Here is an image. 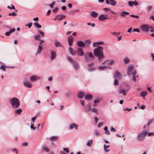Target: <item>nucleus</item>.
<instances>
[{"label": "nucleus", "mask_w": 154, "mask_h": 154, "mask_svg": "<svg viewBox=\"0 0 154 154\" xmlns=\"http://www.w3.org/2000/svg\"><path fill=\"white\" fill-rule=\"evenodd\" d=\"M94 54L95 56L98 57L99 60H101L104 58V56L103 52V48L99 46L95 49L94 51Z\"/></svg>", "instance_id": "nucleus-1"}, {"label": "nucleus", "mask_w": 154, "mask_h": 154, "mask_svg": "<svg viewBox=\"0 0 154 154\" xmlns=\"http://www.w3.org/2000/svg\"><path fill=\"white\" fill-rule=\"evenodd\" d=\"M115 60H110L105 61L103 64H105L106 66H100L98 67V69L100 70H104L106 68L107 66L109 65H112L114 64Z\"/></svg>", "instance_id": "nucleus-2"}, {"label": "nucleus", "mask_w": 154, "mask_h": 154, "mask_svg": "<svg viewBox=\"0 0 154 154\" xmlns=\"http://www.w3.org/2000/svg\"><path fill=\"white\" fill-rule=\"evenodd\" d=\"M10 102L12 106L14 108H18L20 105L19 101L17 98L16 97H14L10 99Z\"/></svg>", "instance_id": "nucleus-3"}, {"label": "nucleus", "mask_w": 154, "mask_h": 154, "mask_svg": "<svg viewBox=\"0 0 154 154\" xmlns=\"http://www.w3.org/2000/svg\"><path fill=\"white\" fill-rule=\"evenodd\" d=\"M147 134V131H143L142 133L139 134L137 137L139 140H143L145 138Z\"/></svg>", "instance_id": "nucleus-4"}, {"label": "nucleus", "mask_w": 154, "mask_h": 154, "mask_svg": "<svg viewBox=\"0 0 154 154\" xmlns=\"http://www.w3.org/2000/svg\"><path fill=\"white\" fill-rule=\"evenodd\" d=\"M85 58L87 60L91 61L94 59V57L91 52L87 53L85 54Z\"/></svg>", "instance_id": "nucleus-5"}, {"label": "nucleus", "mask_w": 154, "mask_h": 154, "mask_svg": "<svg viewBox=\"0 0 154 154\" xmlns=\"http://www.w3.org/2000/svg\"><path fill=\"white\" fill-rule=\"evenodd\" d=\"M98 18L99 20L100 21H103L105 20L108 19L109 17L107 15L101 14L99 16Z\"/></svg>", "instance_id": "nucleus-6"}, {"label": "nucleus", "mask_w": 154, "mask_h": 154, "mask_svg": "<svg viewBox=\"0 0 154 154\" xmlns=\"http://www.w3.org/2000/svg\"><path fill=\"white\" fill-rule=\"evenodd\" d=\"M134 67L132 65L129 66L128 67L127 70V74L128 75H132V73L134 70Z\"/></svg>", "instance_id": "nucleus-7"}, {"label": "nucleus", "mask_w": 154, "mask_h": 154, "mask_svg": "<svg viewBox=\"0 0 154 154\" xmlns=\"http://www.w3.org/2000/svg\"><path fill=\"white\" fill-rule=\"evenodd\" d=\"M67 59L68 60L73 64L74 68L75 69H77L79 68V66L78 64L75 63V62L71 58L69 57H68Z\"/></svg>", "instance_id": "nucleus-8"}, {"label": "nucleus", "mask_w": 154, "mask_h": 154, "mask_svg": "<svg viewBox=\"0 0 154 154\" xmlns=\"http://www.w3.org/2000/svg\"><path fill=\"white\" fill-rule=\"evenodd\" d=\"M140 28L143 31L147 32L149 30V26L147 25L143 24L140 26Z\"/></svg>", "instance_id": "nucleus-9"}, {"label": "nucleus", "mask_w": 154, "mask_h": 154, "mask_svg": "<svg viewBox=\"0 0 154 154\" xmlns=\"http://www.w3.org/2000/svg\"><path fill=\"white\" fill-rule=\"evenodd\" d=\"M114 77L116 79H120L121 78L122 75L119 72L116 71H115Z\"/></svg>", "instance_id": "nucleus-10"}, {"label": "nucleus", "mask_w": 154, "mask_h": 154, "mask_svg": "<svg viewBox=\"0 0 154 154\" xmlns=\"http://www.w3.org/2000/svg\"><path fill=\"white\" fill-rule=\"evenodd\" d=\"M67 40L69 45L71 46L72 45L74 38L71 35H70L67 38Z\"/></svg>", "instance_id": "nucleus-11"}, {"label": "nucleus", "mask_w": 154, "mask_h": 154, "mask_svg": "<svg viewBox=\"0 0 154 154\" xmlns=\"http://www.w3.org/2000/svg\"><path fill=\"white\" fill-rule=\"evenodd\" d=\"M77 53L78 55L82 56L84 54V52L82 49L79 48L77 50Z\"/></svg>", "instance_id": "nucleus-12"}, {"label": "nucleus", "mask_w": 154, "mask_h": 154, "mask_svg": "<svg viewBox=\"0 0 154 154\" xmlns=\"http://www.w3.org/2000/svg\"><path fill=\"white\" fill-rule=\"evenodd\" d=\"M137 72L136 71H133L132 75H133L132 79L134 82H136V78L138 77V76L137 75Z\"/></svg>", "instance_id": "nucleus-13"}, {"label": "nucleus", "mask_w": 154, "mask_h": 154, "mask_svg": "<svg viewBox=\"0 0 154 154\" xmlns=\"http://www.w3.org/2000/svg\"><path fill=\"white\" fill-rule=\"evenodd\" d=\"M65 17V16L64 15H57L54 18V20H61L64 18Z\"/></svg>", "instance_id": "nucleus-14"}, {"label": "nucleus", "mask_w": 154, "mask_h": 154, "mask_svg": "<svg viewBox=\"0 0 154 154\" xmlns=\"http://www.w3.org/2000/svg\"><path fill=\"white\" fill-rule=\"evenodd\" d=\"M77 45L78 46L81 47H84L85 45V43L82 41H79L77 43Z\"/></svg>", "instance_id": "nucleus-15"}, {"label": "nucleus", "mask_w": 154, "mask_h": 154, "mask_svg": "<svg viewBox=\"0 0 154 154\" xmlns=\"http://www.w3.org/2000/svg\"><path fill=\"white\" fill-rule=\"evenodd\" d=\"M24 86L25 87H27L28 88H31L32 87V85L31 83L29 82L24 81L23 82Z\"/></svg>", "instance_id": "nucleus-16"}, {"label": "nucleus", "mask_w": 154, "mask_h": 154, "mask_svg": "<svg viewBox=\"0 0 154 154\" xmlns=\"http://www.w3.org/2000/svg\"><path fill=\"white\" fill-rule=\"evenodd\" d=\"M147 92L146 91H142L140 93V96L142 97L143 99H144L145 97L147 95Z\"/></svg>", "instance_id": "nucleus-17"}, {"label": "nucleus", "mask_w": 154, "mask_h": 154, "mask_svg": "<svg viewBox=\"0 0 154 154\" xmlns=\"http://www.w3.org/2000/svg\"><path fill=\"white\" fill-rule=\"evenodd\" d=\"M93 96L92 95L90 94H86L85 96V99L87 100H91L93 98Z\"/></svg>", "instance_id": "nucleus-18"}, {"label": "nucleus", "mask_w": 154, "mask_h": 154, "mask_svg": "<svg viewBox=\"0 0 154 154\" xmlns=\"http://www.w3.org/2000/svg\"><path fill=\"white\" fill-rule=\"evenodd\" d=\"M69 51L70 53L73 55H75V51L72 49L70 47L69 48Z\"/></svg>", "instance_id": "nucleus-19"}, {"label": "nucleus", "mask_w": 154, "mask_h": 154, "mask_svg": "<svg viewBox=\"0 0 154 154\" xmlns=\"http://www.w3.org/2000/svg\"><path fill=\"white\" fill-rule=\"evenodd\" d=\"M130 14L128 12L122 11L121 12L120 15L122 17H124L125 16L128 15Z\"/></svg>", "instance_id": "nucleus-20"}, {"label": "nucleus", "mask_w": 154, "mask_h": 154, "mask_svg": "<svg viewBox=\"0 0 154 154\" xmlns=\"http://www.w3.org/2000/svg\"><path fill=\"white\" fill-rule=\"evenodd\" d=\"M39 79V78L38 77L35 76H31L30 78V80L31 81H35L36 80H37Z\"/></svg>", "instance_id": "nucleus-21"}, {"label": "nucleus", "mask_w": 154, "mask_h": 154, "mask_svg": "<svg viewBox=\"0 0 154 154\" xmlns=\"http://www.w3.org/2000/svg\"><path fill=\"white\" fill-rule=\"evenodd\" d=\"M119 94H122L124 95H126V91L125 89H120L119 90Z\"/></svg>", "instance_id": "nucleus-22"}, {"label": "nucleus", "mask_w": 154, "mask_h": 154, "mask_svg": "<svg viewBox=\"0 0 154 154\" xmlns=\"http://www.w3.org/2000/svg\"><path fill=\"white\" fill-rule=\"evenodd\" d=\"M78 126L74 124H72L69 127V128L70 129H72L74 128H75L76 130L78 129Z\"/></svg>", "instance_id": "nucleus-23"}, {"label": "nucleus", "mask_w": 154, "mask_h": 154, "mask_svg": "<svg viewBox=\"0 0 154 154\" xmlns=\"http://www.w3.org/2000/svg\"><path fill=\"white\" fill-rule=\"evenodd\" d=\"M51 60H53L56 57V54L55 52L54 51H51Z\"/></svg>", "instance_id": "nucleus-24"}, {"label": "nucleus", "mask_w": 154, "mask_h": 154, "mask_svg": "<svg viewBox=\"0 0 154 154\" xmlns=\"http://www.w3.org/2000/svg\"><path fill=\"white\" fill-rule=\"evenodd\" d=\"M104 42H94L93 43V46L95 47L97 46L98 45H103V44Z\"/></svg>", "instance_id": "nucleus-25"}, {"label": "nucleus", "mask_w": 154, "mask_h": 154, "mask_svg": "<svg viewBox=\"0 0 154 154\" xmlns=\"http://www.w3.org/2000/svg\"><path fill=\"white\" fill-rule=\"evenodd\" d=\"M98 15V13L94 11H93L91 13V16L94 17H96Z\"/></svg>", "instance_id": "nucleus-26"}, {"label": "nucleus", "mask_w": 154, "mask_h": 154, "mask_svg": "<svg viewBox=\"0 0 154 154\" xmlns=\"http://www.w3.org/2000/svg\"><path fill=\"white\" fill-rule=\"evenodd\" d=\"M84 95V93L82 92H79L78 94V97L79 98H82Z\"/></svg>", "instance_id": "nucleus-27"}, {"label": "nucleus", "mask_w": 154, "mask_h": 154, "mask_svg": "<svg viewBox=\"0 0 154 154\" xmlns=\"http://www.w3.org/2000/svg\"><path fill=\"white\" fill-rule=\"evenodd\" d=\"M110 4L112 6H115L116 5V2L115 0H109Z\"/></svg>", "instance_id": "nucleus-28"}, {"label": "nucleus", "mask_w": 154, "mask_h": 154, "mask_svg": "<svg viewBox=\"0 0 154 154\" xmlns=\"http://www.w3.org/2000/svg\"><path fill=\"white\" fill-rule=\"evenodd\" d=\"M42 49V48L41 45H39L38 48L37 52L36 54H40Z\"/></svg>", "instance_id": "nucleus-29"}, {"label": "nucleus", "mask_w": 154, "mask_h": 154, "mask_svg": "<svg viewBox=\"0 0 154 154\" xmlns=\"http://www.w3.org/2000/svg\"><path fill=\"white\" fill-rule=\"evenodd\" d=\"M93 143V140H91L87 143V145L88 146H91Z\"/></svg>", "instance_id": "nucleus-30"}, {"label": "nucleus", "mask_w": 154, "mask_h": 154, "mask_svg": "<svg viewBox=\"0 0 154 154\" xmlns=\"http://www.w3.org/2000/svg\"><path fill=\"white\" fill-rule=\"evenodd\" d=\"M58 139V137L56 136H53L51 137L50 139L51 141H53L57 140Z\"/></svg>", "instance_id": "nucleus-31"}, {"label": "nucleus", "mask_w": 154, "mask_h": 154, "mask_svg": "<svg viewBox=\"0 0 154 154\" xmlns=\"http://www.w3.org/2000/svg\"><path fill=\"white\" fill-rule=\"evenodd\" d=\"M109 147V145H104V150L106 152L109 151L110 150L109 149H107V148Z\"/></svg>", "instance_id": "nucleus-32"}, {"label": "nucleus", "mask_w": 154, "mask_h": 154, "mask_svg": "<svg viewBox=\"0 0 154 154\" xmlns=\"http://www.w3.org/2000/svg\"><path fill=\"white\" fill-rule=\"evenodd\" d=\"M104 130H105V132L106 134L109 135L110 134L109 131L108 130V128L106 126L104 128Z\"/></svg>", "instance_id": "nucleus-33"}, {"label": "nucleus", "mask_w": 154, "mask_h": 154, "mask_svg": "<svg viewBox=\"0 0 154 154\" xmlns=\"http://www.w3.org/2000/svg\"><path fill=\"white\" fill-rule=\"evenodd\" d=\"M6 66L5 65H2L0 67V69L2 70L4 72L5 71Z\"/></svg>", "instance_id": "nucleus-34"}, {"label": "nucleus", "mask_w": 154, "mask_h": 154, "mask_svg": "<svg viewBox=\"0 0 154 154\" xmlns=\"http://www.w3.org/2000/svg\"><path fill=\"white\" fill-rule=\"evenodd\" d=\"M34 24L35 27H37L39 28L41 27V26L39 25L37 23H34Z\"/></svg>", "instance_id": "nucleus-35"}, {"label": "nucleus", "mask_w": 154, "mask_h": 154, "mask_svg": "<svg viewBox=\"0 0 154 154\" xmlns=\"http://www.w3.org/2000/svg\"><path fill=\"white\" fill-rule=\"evenodd\" d=\"M22 111V110L21 109H18L15 111V113L18 114H20L21 112Z\"/></svg>", "instance_id": "nucleus-36"}, {"label": "nucleus", "mask_w": 154, "mask_h": 154, "mask_svg": "<svg viewBox=\"0 0 154 154\" xmlns=\"http://www.w3.org/2000/svg\"><path fill=\"white\" fill-rule=\"evenodd\" d=\"M129 60L128 58H125L124 60V62L125 63H127L129 62Z\"/></svg>", "instance_id": "nucleus-37"}, {"label": "nucleus", "mask_w": 154, "mask_h": 154, "mask_svg": "<svg viewBox=\"0 0 154 154\" xmlns=\"http://www.w3.org/2000/svg\"><path fill=\"white\" fill-rule=\"evenodd\" d=\"M112 33L113 35L116 36H118L120 34V32H112Z\"/></svg>", "instance_id": "nucleus-38"}, {"label": "nucleus", "mask_w": 154, "mask_h": 154, "mask_svg": "<svg viewBox=\"0 0 154 154\" xmlns=\"http://www.w3.org/2000/svg\"><path fill=\"white\" fill-rule=\"evenodd\" d=\"M7 8L10 9H14L15 8V7L12 5H11V7L10 6H8Z\"/></svg>", "instance_id": "nucleus-39"}, {"label": "nucleus", "mask_w": 154, "mask_h": 154, "mask_svg": "<svg viewBox=\"0 0 154 154\" xmlns=\"http://www.w3.org/2000/svg\"><path fill=\"white\" fill-rule=\"evenodd\" d=\"M119 82L118 80H117V79H116L115 80L114 82V85H116L118 84Z\"/></svg>", "instance_id": "nucleus-40"}, {"label": "nucleus", "mask_w": 154, "mask_h": 154, "mask_svg": "<svg viewBox=\"0 0 154 154\" xmlns=\"http://www.w3.org/2000/svg\"><path fill=\"white\" fill-rule=\"evenodd\" d=\"M100 100L99 99H97L95 100L94 101V104L100 102Z\"/></svg>", "instance_id": "nucleus-41"}, {"label": "nucleus", "mask_w": 154, "mask_h": 154, "mask_svg": "<svg viewBox=\"0 0 154 154\" xmlns=\"http://www.w3.org/2000/svg\"><path fill=\"white\" fill-rule=\"evenodd\" d=\"M63 150L67 153L69 152V149L68 148H63Z\"/></svg>", "instance_id": "nucleus-42"}, {"label": "nucleus", "mask_w": 154, "mask_h": 154, "mask_svg": "<svg viewBox=\"0 0 154 154\" xmlns=\"http://www.w3.org/2000/svg\"><path fill=\"white\" fill-rule=\"evenodd\" d=\"M55 45L56 47H58L60 45V44L59 42H55Z\"/></svg>", "instance_id": "nucleus-43"}, {"label": "nucleus", "mask_w": 154, "mask_h": 154, "mask_svg": "<svg viewBox=\"0 0 154 154\" xmlns=\"http://www.w3.org/2000/svg\"><path fill=\"white\" fill-rule=\"evenodd\" d=\"M104 10L106 12H108L110 11V9L107 8H103Z\"/></svg>", "instance_id": "nucleus-44"}, {"label": "nucleus", "mask_w": 154, "mask_h": 154, "mask_svg": "<svg viewBox=\"0 0 154 154\" xmlns=\"http://www.w3.org/2000/svg\"><path fill=\"white\" fill-rule=\"evenodd\" d=\"M153 120L152 119L149 120L148 123V125H149L151 123L153 122Z\"/></svg>", "instance_id": "nucleus-45"}, {"label": "nucleus", "mask_w": 154, "mask_h": 154, "mask_svg": "<svg viewBox=\"0 0 154 154\" xmlns=\"http://www.w3.org/2000/svg\"><path fill=\"white\" fill-rule=\"evenodd\" d=\"M34 38L36 40H39L40 39V37L38 35H37L34 37Z\"/></svg>", "instance_id": "nucleus-46"}, {"label": "nucleus", "mask_w": 154, "mask_h": 154, "mask_svg": "<svg viewBox=\"0 0 154 154\" xmlns=\"http://www.w3.org/2000/svg\"><path fill=\"white\" fill-rule=\"evenodd\" d=\"M147 134H148V135L149 136H150L152 135H154V133L153 132H149L148 133L147 132Z\"/></svg>", "instance_id": "nucleus-47"}, {"label": "nucleus", "mask_w": 154, "mask_h": 154, "mask_svg": "<svg viewBox=\"0 0 154 154\" xmlns=\"http://www.w3.org/2000/svg\"><path fill=\"white\" fill-rule=\"evenodd\" d=\"M36 116L33 117L32 118V123H34V122L35 121L36 119Z\"/></svg>", "instance_id": "nucleus-48"}, {"label": "nucleus", "mask_w": 154, "mask_h": 154, "mask_svg": "<svg viewBox=\"0 0 154 154\" xmlns=\"http://www.w3.org/2000/svg\"><path fill=\"white\" fill-rule=\"evenodd\" d=\"M132 31L133 32H140V30L138 29H133Z\"/></svg>", "instance_id": "nucleus-49"}, {"label": "nucleus", "mask_w": 154, "mask_h": 154, "mask_svg": "<svg viewBox=\"0 0 154 154\" xmlns=\"http://www.w3.org/2000/svg\"><path fill=\"white\" fill-rule=\"evenodd\" d=\"M34 125L32 124V122H31V125L30 127L31 129H33L34 130H35L36 128L34 127L33 126Z\"/></svg>", "instance_id": "nucleus-50"}, {"label": "nucleus", "mask_w": 154, "mask_h": 154, "mask_svg": "<svg viewBox=\"0 0 154 154\" xmlns=\"http://www.w3.org/2000/svg\"><path fill=\"white\" fill-rule=\"evenodd\" d=\"M103 125V123L102 122H100L98 124V128H100Z\"/></svg>", "instance_id": "nucleus-51"}, {"label": "nucleus", "mask_w": 154, "mask_h": 154, "mask_svg": "<svg viewBox=\"0 0 154 154\" xmlns=\"http://www.w3.org/2000/svg\"><path fill=\"white\" fill-rule=\"evenodd\" d=\"M16 15V14L14 12H12L9 14V15L10 16H15Z\"/></svg>", "instance_id": "nucleus-52"}, {"label": "nucleus", "mask_w": 154, "mask_h": 154, "mask_svg": "<svg viewBox=\"0 0 154 154\" xmlns=\"http://www.w3.org/2000/svg\"><path fill=\"white\" fill-rule=\"evenodd\" d=\"M32 25V23H28L26 25H25V26H28V28H30L31 27Z\"/></svg>", "instance_id": "nucleus-53"}, {"label": "nucleus", "mask_w": 154, "mask_h": 154, "mask_svg": "<svg viewBox=\"0 0 154 154\" xmlns=\"http://www.w3.org/2000/svg\"><path fill=\"white\" fill-rule=\"evenodd\" d=\"M99 132L98 131H95L94 133V135H95V136H98L99 135Z\"/></svg>", "instance_id": "nucleus-54"}, {"label": "nucleus", "mask_w": 154, "mask_h": 154, "mask_svg": "<svg viewBox=\"0 0 154 154\" xmlns=\"http://www.w3.org/2000/svg\"><path fill=\"white\" fill-rule=\"evenodd\" d=\"M128 5H130V6H132L133 5V2H132L131 1H129L128 2Z\"/></svg>", "instance_id": "nucleus-55"}, {"label": "nucleus", "mask_w": 154, "mask_h": 154, "mask_svg": "<svg viewBox=\"0 0 154 154\" xmlns=\"http://www.w3.org/2000/svg\"><path fill=\"white\" fill-rule=\"evenodd\" d=\"M38 32H39V33L41 35L42 37H43L44 36V33L43 32H42L41 31H40V30H39Z\"/></svg>", "instance_id": "nucleus-56"}, {"label": "nucleus", "mask_w": 154, "mask_h": 154, "mask_svg": "<svg viewBox=\"0 0 154 154\" xmlns=\"http://www.w3.org/2000/svg\"><path fill=\"white\" fill-rule=\"evenodd\" d=\"M15 30V28H13L12 29H11L9 31V32L11 33H12L14 32Z\"/></svg>", "instance_id": "nucleus-57"}, {"label": "nucleus", "mask_w": 154, "mask_h": 154, "mask_svg": "<svg viewBox=\"0 0 154 154\" xmlns=\"http://www.w3.org/2000/svg\"><path fill=\"white\" fill-rule=\"evenodd\" d=\"M43 149L45 150V151L47 152H48L49 151V149H48V148H47L46 147H44L43 148Z\"/></svg>", "instance_id": "nucleus-58"}, {"label": "nucleus", "mask_w": 154, "mask_h": 154, "mask_svg": "<svg viewBox=\"0 0 154 154\" xmlns=\"http://www.w3.org/2000/svg\"><path fill=\"white\" fill-rule=\"evenodd\" d=\"M131 110H132L131 108L128 109V108H126L124 109V111L127 110L128 111H130Z\"/></svg>", "instance_id": "nucleus-59"}, {"label": "nucleus", "mask_w": 154, "mask_h": 154, "mask_svg": "<svg viewBox=\"0 0 154 154\" xmlns=\"http://www.w3.org/2000/svg\"><path fill=\"white\" fill-rule=\"evenodd\" d=\"M94 120L95 121V123H96L97 122L98 120V119L97 117H95L94 118Z\"/></svg>", "instance_id": "nucleus-60"}, {"label": "nucleus", "mask_w": 154, "mask_h": 154, "mask_svg": "<svg viewBox=\"0 0 154 154\" xmlns=\"http://www.w3.org/2000/svg\"><path fill=\"white\" fill-rule=\"evenodd\" d=\"M130 16L132 17H135L136 18H139V16L137 15H131Z\"/></svg>", "instance_id": "nucleus-61"}, {"label": "nucleus", "mask_w": 154, "mask_h": 154, "mask_svg": "<svg viewBox=\"0 0 154 154\" xmlns=\"http://www.w3.org/2000/svg\"><path fill=\"white\" fill-rule=\"evenodd\" d=\"M58 11V9L57 8H56L53 10V12L54 13H56Z\"/></svg>", "instance_id": "nucleus-62"}, {"label": "nucleus", "mask_w": 154, "mask_h": 154, "mask_svg": "<svg viewBox=\"0 0 154 154\" xmlns=\"http://www.w3.org/2000/svg\"><path fill=\"white\" fill-rule=\"evenodd\" d=\"M11 33L9 32H7L5 33V35L7 36H9L10 34Z\"/></svg>", "instance_id": "nucleus-63"}, {"label": "nucleus", "mask_w": 154, "mask_h": 154, "mask_svg": "<svg viewBox=\"0 0 154 154\" xmlns=\"http://www.w3.org/2000/svg\"><path fill=\"white\" fill-rule=\"evenodd\" d=\"M133 4L135 5H138V3L136 1H135L133 2Z\"/></svg>", "instance_id": "nucleus-64"}]
</instances>
